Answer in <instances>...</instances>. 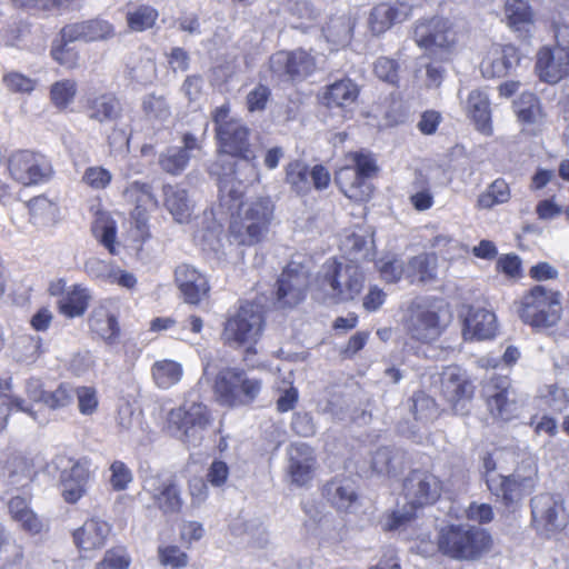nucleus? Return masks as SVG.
Returning <instances> with one entry per match:
<instances>
[{
	"mask_svg": "<svg viewBox=\"0 0 569 569\" xmlns=\"http://www.w3.org/2000/svg\"><path fill=\"white\" fill-rule=\"evenodd\" d=\"M488 530L470 523H448L437 532L438 551L452 560L476 561L492 548Z\"/></svg>",
	"mask_w": 569,
	"mask_h": 569,
	"instance_id": "nucleus-1",
	"label": "nucleus"
},
{
	"mask_svg": "<svg viewBox=\"0 0 569 569\" xmlns=\"http://www.w3.org/2000/svg\"><path fill=\"white\" fill-rule=\"evenodd\" d=\"M486 482L490 492L506 506L520 502L526 496L533 492L538 480V466L536 459L525 456L509 476L493 473L496 462L487 456L483 459Z\"/></svg>",
	"mask_w": 569,
	"mask_h": 569,
	"instance_id": "nucleus-2",
	"label": "nucleus"
},
{
	"mask_svg": "<svg viewBox=\"0 0 569 569\" xmlns=\"http://www.w3.org/2000/svg\"><path fill=\"white\" fill-rule=\"evenodd\" d=\"M274 206L269 197H258L238 206L229 224V241L238 246H256L269 232Z\"/></svg>",
	"mask_w": 569,
	"mask_h": 569,
	"instance_id": "nucleus-3",
	"label": "nucleus"
},
{
	"mask_svg": "<svg viewBox=\"0 0 569 569\" xmlns=\"http://www.w3.org/2000/svg\"><path fill=\"white\" fill-rule=\"evenodd\" d=\"M561 292L542 284L533 286L519 302V318L535 329L555 327L561 319Z\"/></svg>",
	"mask_w": 569,
	"mask_h": 569,
	"instance_id": "nucleus-4",
	"label": "nucleus"
},
{
	"mask_svg": "<svg viewBox=\"0 0 569 569\" xmlns=\"http://www.w3.org/2000/svg\"><path fill=\"white\" fill-rule=\"evenodd\" d=\"M261 387V380L250 377L242 368L226 367L216 375L213 392L221 406L237 408L252 403Z\"/></svg>",
	"mask_w": 569,
	"mask_h": 569,
	"instance_id": "nucleus-5",
	"label": "nucleus"
},
{
	"mask_svg": "<svg viewBox=\"0 0 569 569\" xmlns=\"http://www.w3.org/2000/svg\"><path fill=\"white\" fill-rule=\"evenodd\" d=\"M264 327L263 310L260 305L246 302L240 305L238 311L230 317L223 329L224 341L233 347L244 348V359L256 355V343L260 339Z\"/></svg>",
	"mask_w": 569,
	"mask_h": 569,
	"instance_id": "nucleus-6",
	"label": "nucleus"
},
{
	"mask_svg": "<svg viewBox=\"0 0 569 569\" xmlns=\"http://www.w3.org/2000/svg\"><path fill=\"white\" fill-rule=\"evenodd\" d=\"M319 282L330 299L346 302L360 295L365 286V274L356 263L328 260L322 266Z\"/></svg>",
	"mask_w": 569,
	"mask_h": 569,
	"instance_id": "nucleus-7",
	"label": "nucleus"
},
{
	"mask_svg": "<svg viewBox=\"0 0 569 569\" xmlns=\"http://www.w3.org/2000/svg\"><path fill=\"white\" fill-rule=\"evenodd\" d=\"M209 423L210 416L207 406L200 401L186 400L181 406L168 412L166 429L172 437L196 447Z\"/></svg>",
	"mask_w": 569,
	"mask_h": 569,
	"instance_id": "nucleus-8",
	"label": "nucleus"
},
{
	"mask_svg": "<svg viewBox=\"0 0 569 569\" xmlns=\"http://www.w3.org/2000/svg\"><path fill=\"white\" fill-rule=\"evenodd\" d=\"M90 460L73 459L58 455L52 459V466L60 471L59 483L66 502L77 503L88 491L91 478Z\"/></svg>",
	"mask_w": 569,
	"mask_h": 569,
	"instance_id": "nucleus-9",
	"label": "nucleus"
},
{
	"mask_svg": "<svg viewBox=\"0 0 569 569\" xmlns=\"http://www.w3.org/2000/svg\"><path fill=\"white\" fill-rule=\"evenodd\" d=\"M10 177L23 184L36 186L50 180L53 170L50 160L32 150H17L8 158Z\"/></svg>",
	"mask_w": 569,
	"mask_h": 569,
	"instance_id": "nucleus-10",
	"label": "nucleus"
},
{
	"mask_svg": "<svg viewBox=\"0 0 569 569\" xmlns=\"http://www.w3.org/2000/svg\"><path fill=\"white\" fill-rule=\"evenodd\" d=\"M442 490V480L423 469L411 470L402 483L403 496L408 505L416 509L435 505L440 499Z\"/></svg>",
	"mask_w": 569,
	"mask_h": 569,
	"instance_id": "nucleus-11",
	"label": "nucleus"
},
{
	"mask_svg": "<svg viewBox=\"0 0 569 569\" xmlns=\"http://www.w3.org/2000/svg\"><path fill=\"white\" fill-rule=\"evenodd\" d=\"M269 67L273 74L292 81H302L317 69L316 57L305 50L278 51L269 59Z\"/></svg>",
	"mask_w": 569,
	"mask_h": 569,
	"instance_id": "nucleus-12",
	"label": "nucleus"
},
{
	"mask_svg": "<svg viewBox=\"0 0 569 569\" xmlns=\"http://www.w3.org/2000/svg\"><path fill=\"white\" fill-rule=\"evenodd\" d=\"M309 286V272L300 263L290 262L278 279L277 305L280 308H292L306 297Z\"/></svg>",
	"mask_w": 569,
	"mask_h": 569,
	"instance_id": "nucleus-13",
	"label": "nucleus"
},
{
	"mask_svg": "<svg viewBox=\"0 0 569 569\" xmlns=\"http://www.w3.org/2000/svg\"><path fill=\"white\" fill-rule=\"evenodd\" d=\"M142 491L163 513H177L182 507L180 490L170 476L160 473L147 476L142 482Z\"/></svg>",
	"mask_w": 569,
	"mask_h": 569,
	"instance_id": "nucleus-14",
	"label": "nucleus"
},
{
	"mask_svg": "<svg viewBox=\"0 0 569 569\" xmlns=\"http://www.w3.org/2000/svg\"><path fill=\"white\" fill-rule=\"evenodd\" d=\"M413 37L420 48L431 53L437 49H448L455 42L449 21L439 17L419 21L415 27Z\"/></svg>",
	"mask_w": 569,
	"mask_h": 569,
	"instance_id": "nucleus-15",
	"label": "nucleus"
},
{
	"mask_svg": "<svg viewBox=\"0 0 569 569\" xmlns=\"http://www.w3.org/2000/svg\"><path fill=\"white\" fill-rule=\"evenodd\" d=\"M536 71L541 81L557 83L569 76V48L555 44L537 53Z\"/></svg>",
	"mask_w": 569,
	"mask_h": 569,
	"instance_id": "nucleus-16",
	"label": "nucleus"
},
{
	"mask_svg": "<svg viewBox=\"0 0 569 569\" xmlns=\"http://www.w3.org/2000/svg\"><path fill=\"white\" fill-rule=\"evenodd\" d=\"M405 329L412 339L430 342L441 335L443 327L436 310L418 305L410 308L405 320Z\"/></svg>",
	"mask_w": 569,
	"mask_h": 569,
	"instance_id": "nucleus-17",
	"label": "nucleus"
},
{
	"mask_svg": "<svg viewBox=\"0 0 569 569\" xmlns=\"http://www.w3.org/2000/svg\"><path fill=\"white\" fill-rule=\"evenodd\" d=\"M441 393L455 412L461 413L473 395V386L459 367L450 366L441 373Z\"/></svg>",
	"mask_w": 569,
	"mask_h": 569,
	"instance_id": "nucleus-18",
	"label": "nucleus"
},
{
	"mask_svg": "<svg viewBox=\"0 0 569 569\" xmlns=\"http://www.w3.org/2000/svg\"><path fill=\"white\" fill-rule=\"evenodd\" d=\"M288 475L298 487L306 486L313 478L317 459L313 449L303 442L292 443L287 450Z\"/></svg>",
	"mask_w": 569,
	"mask_h": 569,
	"instance_id": "nucleus-19",
	"label": "nucleus"
},
{
	"mask_svg": "<svg viewBox=\"0 0 569 569\" xmlns=\"http://www.w3.org/2000/svg\"><path fill=\"white\" fill-rule=\"evenodd\" d=\"M216 134L224 153L239 157L246 161L254 158L249 142L250 130L241 120L224 124L218 129Z\"/></svg>",
	"mask_w": 569,
	"mask_h": 569,
	"instance_id": "nucleus-20",
	"label": "nucleus"
},
{
	"mask_svg": "<svg viewBox=\"0 0 569 569\" xmlns=\"http://www.w3.org/2000/svg\"><path fill=\"white\" fill-rule=\"evenodd\" d=\"M174 281L184 301L190 305L200 303L210 290L207 277L188 263L179 264L176 268Z\"/></svg>",
	"mask_w": 569,
	"mask_h": 569,
	"instance_id": "nucleus-21",
	"label": "nucleus"
},
{
	"mask_svg": "<svg viewBox=\"0 0 569 569\" xmlns=\"http://www.w3.org/2000/svg\"><path fill=\"white\" fill-rule=\"evenodd\" d=\"M122 196L128 203L134 207L131 217L136 221L137 228L143 229L148 221V210L157 209L159 206L151 186L141 181L129 182Z\"/></svg>",
	"mask_w": 569,
	"mask_h": 569,
	"instance_id": "nucleus-22",
	"label": "nucleus"
},
{
	"mask_svg": "<svg viewBox=\"0 0 569 569\" xmlns=\"http://www.w3.org/2000/svg\"><path fill=\"white\" fill-rule=\"evenodd\" d=\"M181 142V146H170L159 154L158 164L168 174H181L189 164L191 152L200 148L197 137L189 132L183 134Z\"/></svg>",
	"mask_w": 569,
	"mask_h": 569,
	"instance_id": "nucleus-23",
	"label": "nucleus"
},
{
	"mask_svg": "<svg viewBox=\"0 0 569 569\" xmlns=\"http://www.w3.org/2000/svg\"><path fill=\"white\" fill-rule=\"evenodd\" d=\"M508 28L518 38L528 39L536 29V13L527 0H506L503 6Z\"/></svg>",
	"mask_w": 569,
	"mask_h": 569,
	"instance_id": "nucleus-24",
	"label": "nucleus"
},
{
	"mask_svg": "<svg viewBox=\"0 0 569 569\" xmlns=\"http://www.w3.org/2000/svg\"><path fill=\"white\" fill-rule=\"evenodd\" d=\"M83 111L88 119L108 123L121 118L122 106L113 93H90L84 98Z\"/></svg>",
	"mask_w": 569,
	"mask_h": 569,
	"instance_id": "nucleus-25",
	"label": "nucleus"
},
{
	"mask_svg": "<svg viewBox=\"0 0 569 569\" xmlns=\"http://www.w3.org/2000/svg\"><path fill=\"white\" fill-rule=\"evenodd\" d=\"M519 62V54L513 46L493 44L482 59L480 68L483 77H505Z\"/></svg>",
	"mask_w": 569,
	"mask_h": 569,
	"instance_id": "nucleus-26",
	"label": "nucleus"
},
{
	"mask_svg": "<svg viewBox=\"0 0 569 569\" xmlns=\"http://www.w3.org/2000/svg\"><path fill=\"white\" fill-rule=\"evenodd\" d=\"M360 93L359 86L349 78L326 86L319 94V101L328 109L346 110L355 104Z\"/></svg>",
	"mask_w": 569,
	"mask_h": 569,
	"instance_id": "nucleus-27",
	"label": "nucleus"
},
{
	"mask_svg": "<svg viewBox=\"0 0 569 569\" xmlns=\"http://www.w3.org/2000/svg\"><path fill=\"white\" fill-rule=\"evenodd\" d=\"M498 331L495 312L485 308L471 307L465 319L463 337L466 340L492 339Z\"/></svg>",
	"mask_w": 569,
	"mask_h": 569,
	"instance_id": "nucleus-28",
	"label": "nucleus"
},
{
	"mask_svg": "<svg viewBox=\"0 0 569 569\" xmlns=\"http://www.w3.org/2000/svg\"><path fill=\"white\" fill-rule=\"evenodd\" d=\"M63 34L69 40L94 42L113 38L116 30L112 23L107 20L91 19L64 26Z\"/></svg>",
	"mask_w": 569,
	"mask_h": 569,
	"instance_id": "nucleus-29",
	"label": "nucleus"
},
{
	"mask_svg": "<svg viewBox=\"0 0 569 569\" xmlns=\"http://www.w3.org/2000/svg\"><path fill=\"white\" fill-rule=\"evenodd\" d=\"M110 530L107 521L90 518L72 532L73 542L77 548L84 551L100 549L106 545Z\"/></svg>",
	"mask_w": 569,
	"mask_h": 569,
	"instance_id": "nucleus-30",
	"label": "nucleus"
},
{
	"mask_svg": "<svg viewBox=\"0 0 569 569\" xmlns=\"http://www.w3.org/2000/svg\"><path fill=\"white\" fill-rule=\"evenodd\" d=\"M411 16V7L406 3L390 6L380 3L370 13L369 26L375 34H381L395 23H401Z\"/></svg>",
	"mask_w": 569,
	"mask_h": 569,
	"instance_id": "nucleus-31",
	"label": "nucleus"
},
{
	"mask_svg": "<svg viewBox=\"0 0 569 569\" xmlns=\"http://www.w3.org/2000/svg\"><path fill=\"white\" fill-rule=\"evenodd\" d=\"M89 326L107 345L113 346L119 342L120 327L118 318L110 310L108 303H100L93 309L89 319Z\"/></svg>",
	"mask_w": 569,
	"mask_h": 569,
	"instance_id": "nucleus-32",
	"label": "nucleus"
},
{
	"mask_svg": "<svg viewBox=\"0 0 569 569\" xmlns=\"http://www.w3.org/2000/svg\"><path fill=\"white\" fill-rule=\"evenodd\" d=\"M323 498L337 510L348 511L358 499L355 482L349 478H333L322 487Z\"/></svg>",
	"mask_w": 569,
	"mask_h": 569,
	"instance_id": "nucleus-33",
	"label": "nucleus"
},
{
	"mask_svg": "<svg viewBox=\"0 0 569 569\" xmlns=\"http://www.w3.org/2000/svg\"><path fill=\"white\" fill-rule=\"evenodd\" d=\"M163 204L174 221L186 223L190 220L193 204L186 189L179 186L164 184L162 187Z\"/></svg>",
	"mask_w": 569,
	"mask_h": 569,
	"instance_id": "nucleus-34",
	"label": "nucleus"
},
{
	"mask_svg": "<svg viewBox=\"0 0 569 569\" xmlns=\"http://www.w3.org/2000/svg\"><path fill=\"white\" fill-rule=\"evenodd\" d=\"M90 300L89 289L80 284H73L58 300V309L67 318L81 317L87 311Z\"/></svg>",
	"mask_w": 569,
	"mask_h": 569,
	"instance_id": "nucleus-35",
	"label": "nucleus"
},
{
	"mask_svg": "<svg viewBox=\"0 0 569 569\" xmlns=\"http://www.w3.org/2000/svg\"><path fill=\"white\" fill-rule=\"evenodd\" d=\"M531 515L533 522L545 531L558 528V506L550 495H539L531 499Z\"/></svg>",
	"mask_w": 569,
	"mask_h": 569,
	"instance_id": "nucleus-36",
	"label": "nucleus"
},
{
	"mask_svg": "<svg viewBox=\"0 0 569 569\" xmlns=\"http://www.w3.org/2000/svg\"><path fill=\"white\" fill-rule=\"evenodd\" d=\"M467 111L481 132L489 134L491 132V112L489 98L479 90H473L468 96Z\"/></svg>",
	"mask_w": 569,
	"mask_h": 569,
	"instance_id": "nucleus-37",
	"label": "nucleus"
},
{
	"mask_svg": "<svg viewBox=\"0 0 569 569\" xmlns=\"http://www.w3.org/2000/svg\"><path fill=\"white\" fill-rule=\"evenodd\" d=\"M8 509L11 518L17 521L22 529L31 533H39L41 531L42 522L30 508L27 497H12L8 502Z\"/></svg>",
	"mask_w": 569,
	"mask_h": 569,
	"instance_id": "nucleus-38",
	"label": "nucleus"
},
{
	"mask_svg": "<svg viewBox=\"0 0 569 569\" xmlns=\"http://www.w3.org/2000/svg\"><path fill=\"white\" fill-rule=\"evenodd\" d=\"M405 463L403 452L390 447L378 448L371 457V468L379 475H396Z\"/></svg>",
	"mask_w": 569,
	"mask_h": 569,
	"instance_id": "nucleus-39",
	"label": "nucleus"
},
{
	"mask_svg": "<svg viewBox=\"0 0 569 569\" xmlns=\"http://www.w3.org/2000/svg\"><path fill=\"white\" fill-rule=\"evenodd\" d=\"M151 375L157 387L169 389L181 380L183 369L181 363L174 360L163 359L152 365Z\"/></svg>",
	"mask_w": 569,
	"mask_h": 569,
	"instance_id": "nucleus-40",
	"label": "nucleus"
},
{
	"mask_svg": "<svg viewBox=\"0 0 569 569\" xmlns=\"http://www.w3.org/2000/svg\"><path fill=\"white\" fill-rule=\"evenodd\" d=\"M77 40H69L63 34V28L60 30L59 36L52 41L50 56L60 66L67 69H74L78 67L79 52L70 44Z\"/></svg>",
	"mask_w": 569,
	"mask_h": 569,
	"instance_id": "nucleus-41",
	"label": "nucleus"
},
{
	"mask_svg": "<svg viewBox=\"0 0 569 569\" xmlns=\"http://www.w3.org/2000/svg\"><path fill=\"white\" fill-rule=\"evenodd\" d=\"M436 257L421 253L412 257L405 266V276L410 282H426L433 278Z\"/></svg>",
	"mask_w": 569,
	"mask_h": 569,
	"instance_id": "nucleus-42",
	"label": "nucleus"
},
{
	"mask_svg": "<svg viewBox=\"0 0 569 569\" xmlns=\"http://www.w3.org/2000/svg\"><path fill=\"white\" fill-rule=\"evenodd\" d=\"M353 27L355 24L349 17L340 16L330 19L323 29V33L328 42L336 47H345L352 38Z\"/></svg>",
	"mask_w": 569,
	"mask_h": 569,
	"instance_id": "nucleus-43",
	"label": "nucleus"
},
{
	"mask_svg": "<svg viewBox=\"0 0 569 569\" xmlns=\"http://www.w3.org/2000/svg\"><path fill=\"white\" fill-rule=\"evenodd\" d=\"M158 17V10L149 4L136 6L126 13L127 24L134 32L151 29L156 24Z\"/></svg>",
	"mask_w": 569,
	"mask_h": 569,
	"instance_id": "nucleus-44",
	"label": "nucleus"
},
{
	"mask_svg": "<svg viewBox=\"0 0 569 569\" xmlns=\"http://www.w3.org/2000/svg\"><path fill=\"white\" fill-rule=\"evenodd\" d=\"M490 413L500 420L509 421L517 416L518 402L515 389L486 401Z\"/></svg>",
	"mask_w": 569,
	"mask_h": 569,
	"instance_id": "nucleus-45",
	"label": "nucleus"
},
{
	"mask_svg": "<svg viewBox=\"0 0 569 569\" xmlns=\"http://www.w3.org/2000/svg\"><path fill=\"white\" fill-rule=\"evenodd\" d=\"M511 191L505 179L493 180L485 192L479 194L477 206L481 209H491L497 204L506 203L510 200Z\"/></svg>",
	"mask_w": 569,
	"mask_h": 569,
	"instance_id": "nucleus-46",
	"label": "nucleus"
},
{
	"mask_svg": "<svg viewBox=\"0 0 569 569\" xmlns=\"http://www.w3.org/2000/svg\"><path fill=\"white\" fill-rule=\"evenodd\" d=\"M92 233L111 254H117V224L113 219L104 214L97 217L92 224Z\"/></svg>",
	"mask_w": 569,
	"mask_h": 569,
	"instance_id": "nucleus-47",
	"label": "nucleus"
},
{
	"mask_svg": "<svg viewBox=\"0 0 569 569\" xmlns=\"http://www.w3.org/2000/svg\"><path fill=\"white\" fill-rule=\"evenodd\" d=\"M78 84L73 79L56 81L50 87V101L59 110H66L73 103L77 96Z\"/></svg>",
	"mask_w": 569,
	"mask_h": 569,
	"instance_id": "nucleus-48",
	"label": "nucleus"
},
{
	"mask_svg": "<svg viewBox=\"0 0 569 569\" xmlns=\"http://www.w3.org/2000/svg\"><path fill=\"white\" fill-rule=\"evenodd\" d=\"M42 339L39 336L22 335L13 343V353L18 361L31 363L41 355Z\"/></svg>",
	"mask_w": 569,
	"mask_h": 569,
	"instance_id": "nucleus-49",
	"label": "nucleus"
},
{
	"mask_svg": "<svg viewBox=\"0 0 569 569\" xmlns=\"http://www.w3.org/2000/svg\"><path fill=\"white\" fill-rule=\"evenodd\" d=\"M518 120L523 123H535L541 116L538 98L530 92L522 93L513 103Z\"/></svg>",
	"mask_w": 569,
	"mask_h": 569,
	"instance_id": "nucleus-50",
	"label": "nucleus"
},
{
	"mask_svg": "<svg viewBox=\"0 0 569 569\" xmlns=\"http://www.w3.org/2000/svg\"><path fill=\"white\" fill-rule=\"evenodd\" d=\"M286 181L297 193H307L311 190L310 171L301 161L290 162L286 168Z\"/></svg>",
	"mask_w": 569,
	"mask_h": 569,
	"instance_id": "nucleus-51",
	"label": "nucleus"
},
{
	"mask_svg": "<svg viewBox=\"0 0 569 569\" xmlns=\"http://www.w3.org/2000/svg\"><path fill=\"white\" fill-rule=\"evenodd\" d=\"M156 62L151 57H141L138 62L129 64V74L132 80L146 84L156 78Z\"/></svg>",
	"mask_w": 569,
	"mask_h": 569,
	"instance_id": "nucleus-52",
	"label": "nucleus"
},
{
	"mask_svg": "<svg viewBox=\"0 0 569 569\" xmlns=\"http://www.w3.org/2000/svg\"><path fill=\"white\" fill-rule=\"evenodd\" d=\"M73 399V388L67 383H61L56 390L47 391L42 402L48 408L57 410L70 406Z\"/></svg>",
	"mask_w": 569,
	"mask_h": 569,
	"instance_id": "nucleus-53",
	"label": "nucleus"
},
{
	"mask_svg": "<svg viewBox=\"0 0 569 569\" xmlns=\"http://www.w3.org/2000/svg\"><path fill=\"white\" fill-rule=\"evenodd\" d=\"M352 179H358V172L351 166L342 167L336 173L335 178L337 184L339 186L340 190L345 193L346 197H348L351 200H360L363 194V190L359 191L357 187H352Z\"/></svg>",
	"mask_w": 569,
	"mask_h": 569,
	"instance_id": "nucleus-54",
	"label": "nucleus"
},
{
	"mask_svg": "<svg viewBox=\"0 0 569 569\" xmlns=\"http://www.w3.org/2000/svg\"><path fill=\"white\" fill-rule=\"evenodd\" d=\"M556 43L569 48V7L561 6L552 16Z\"/></svg>",
	"mask_w": 569,
	"mask_h": 569,
	"instance_id": "nucleus-55",
	"label": "nucleus"
},
{
	"mask_svg": "<svg viewBox=\"0 0 569 569\" xmlns=\"http://www.w3.org/2000/svg\"><path fill=\"white\" fill-rule=\"evenodd\" d=\"M415 191L410 196V202L418 211H426L433 206V194L428 188V182L425 178H417L413 182Z\"/></svg>",
	"mask_w": 569,
	"mask_h": 569,
	"instance_id": "nucleus-56",
	"label": "nucleus"
},
{
	"mask_svg": "<svg viewBox=\"0 0 569 569\" xmlns=\"http://www.w3.org/2000/svg\"><path fill=\"white\" fill-rule=\"evenodd\" d=\"M219 192L221 201L228 206L229 209L232 208L231 202H236L242 197L243 191L241 189V183H236L234 172L226 174L219 179Z\"/></svg>",
	"mask_w": 569,
	"mask_h": 569,
	"instance_id": "nucleus-57",
	"label": "nucleus"
},
{
	"mask_svg": "<svg viewBox=\"0 0 569 569\" xmlns=\"http://www.w3.org/2000/svg\"><path fill=\"white\" fill-rule=\"evenodd\" d=\"M110 485L114 491H123L133 480V475L130 468L120 460H114L110 465Z\"/></svg>",
	"mask_w": 569,
	"mask_h": 569,
	"instance_id": "nucleus-58",
	"label": "nucleus"
},
{
	"mask_svg": "<svg viewBox=\"0 0 569 569\" xmlns=\"http://www.w3.org/2000/svg\"><path fill=\"white\" fill-rule=\"evenodd\" d=\"M142 109L149 118L166 120L170 116V107L166 99L153 93L147 94L142 101Z\"/></svg>",
	"mask_w": 569,
	"mask_h": 569,
	"instance_id": "nucleus-59",
	"label": "nucleus"
},
{
	"mask_svg": "<svg viewBox=\"0 0 569 569\" xmlns=\"http://www.w3.org/2000/svg\"><path fill=\"white\" fill-rule=\"evenodd\" d=\"M6 88L13 93H30L36 88V81L20 72H7L2 77Z\"/></svg>",
	"mask_w": 569,
	"mask_h": 569,
	"instance_id": "nucleus-60",
	"label": "nucleus"
},
{
	"mask_svg": "<svg viewBox=\"0 0 569 569\" xmlns=\"http://www.w3.org/2000/svg\"><path fill=\"white\" fill-rule=\"evenodd\" d=\"M131 562L127 550L117 547L108 550L103 559L98 563V569H128Z\"/></svg>",
	"mask_w": 569,
	"mask_h": 569,
	"instance_id": "nucleus-61",
	"label": "nucleus"
},
{
	"mask_svg": "<svg viewBox=\"0 0 569 569\" xmlns=\"http://www.w3.org/2000/svg\"><path fill=\"white\" fill-rule=\"evenodd\" d=\"M416 510L408 503L401 509L393 510L386 517L383 529L391 531L406 527L416 517Z\"/></svg>",
	"mask_w": 569,
	"mask_h": 569,
	"instance_id": "nucleus-62",
	"label": "nucleus"
},
{
	"mask_svg": "<svg viewBox=\"0 0 569 569\" xmlns=\"http://www.w3.org/2000/svg\"><path fill=\"white\" fill-rule=\"evenodd\" d=\"M73 391L74 397H77L78 399V408L80 413L84 416H90L93 412H96L99 401L94 388L83 386L73 389Z\"/></svg>",
	"mask_w": 569,
	"mask_h": 569,
	"instance_id": "nucleus-63",
	"label": "nucleus"
},
{
	"mask_svg": "<svg viewBox=\"0 0 569 569\" xmlns=\"http://www.w3.org/2000/svg\"><path fill=\"white\" fill-rule=\"evenodd\" d=\"M82 180L92 189L101 190L110 184L112 174L103 167H89L86 169Z\"/></svg>",
	"mask_w": 569,
	"mask_h": 569,
	"instance_id": "nucleus-64",
	"label": "nucleus"
}]
</instances>
